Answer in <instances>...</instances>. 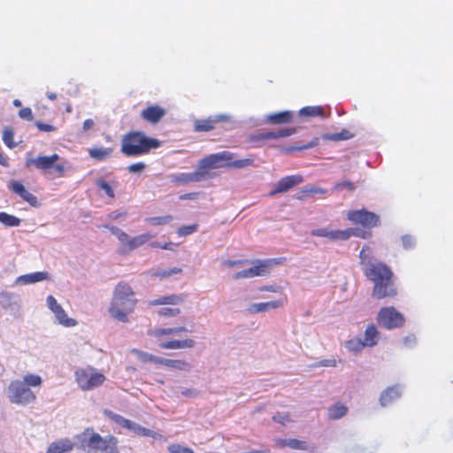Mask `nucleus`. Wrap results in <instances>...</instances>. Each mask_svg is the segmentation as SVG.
<instances>
[{
	"label": "nucleus",
	"mask_w": 453,
	"mask_h": 453,
	"mask_svg": "<svg viewBox=\"0 0 453 453\" xmlns=\"http://www.w3.org/2000/svg\"><path fill=\"white\" fill-rule=\"evenodd\" d=\"M301 117H322L324 118V109L321 106H305L300 109Z\"/></svg>",
	"instance_id": "nucleus-30"
},
{
	"label": "nucleus",
	"mask_w": 453,
	"mask_h": 453,
	"mask_svg": "<svg viewBox=\"0 0 453 453\" xmlns=\"http://www.w3.org/2000/svg\"><path fill=\"white\" fill-rule=\"evenodd\" d=\"M196 345V342L192 339L178 340V349H191Z\"/></svg>",
	"instance_id": "nucleus-59"
},
{
	"label": "nucleus",
	"mask_w": 453,
	"mask_h": 453,
	"mask_svg": "<svg viewBox=\"0 0 453 453\" xmlns=\"http://www.w3.org/2000/svg\"><path fill=\"white\" fill-rule=\"evenodd\" d=\"M369 250V247H364L359 254L360 263L364 266V268L368 266V261H372V258L370 256V253L368 252Z\"/></svg>",
	"instance_id": "nucleus-50"
},
{
	"label": "nucleus",
	"mask_w": 453,
	"mask_h": 453,
	"mask_svg": "<svg viewBox=\"0 0 453 453\" xmlns=\"http://www.w3.org/2000/svg\"><path fill=\"white\" fill-rule=\"evenodd\" d=\"M73 449V444L70 441H60L56 443H52L46 453H64Z\"/></svg>",
	"instance_id": "nucleus-29"
},
{
	"label": "nucleus",
	"mask_w": 453,
	"mask_h": 453,
	"mask_svg": "<svg viewBox=\"0 0 453 453\" xmlns=\"http://www.w3.org/2000/svg\"><path fill=\"white\" fill-rule=\"evenodd\" d=\"M118 182L115 180L107 181L104 178H99L96 181V188L103 190L104 194L110 197H114V188L117 186Z\"/></svg>",
	"instance_id": "nucleus-26"
},
{
	"label": "nucleus",
	"mask_w": 453,
	"mask_h": 453,
	"mask_svg": "<svg viewBox=\"0 0 453 453\" xmlns=\"http://www.w3.org/2000/svg\"><path fill=\"white\" fill-rule=\"evenodd\" d=\"M296 133V128H284L276 132H261L250 136V142H260L265 140H276L283 137H288Z\"/></svg>",
	"instance_id": "nucleus-13"
},
{
	"label": "nucleus",
	"mask_w": 453,
	"mask_h": 453,
	"mask_svg": "<svg viewBox=\"0 0 453 453\" xmlns=\"http://www.w3.org/2000/svg\"><path fill=\"white\" fill-rule=\"evenodd\" d=\"M0 223L7 227L19 226L20 219L6 212H0Z\"/></svg>",
	"instance_id": "nucleus-34"
},
{
	"label": "nucleus",
	"mask_w": 453,
	"mask_h": 453,
	"mask_svg": "<svg viewBox=\"0 0 453 453\" xmlns=\"http://www.w3.org/2000/svg\"><path fill=\"white\" fill-rule=\"evenodd\" d=\"M165 115V110L157 104L150 105L141 112V117L151 124L158 123Z\"/></svg>",
	"instance_id": "nucleus-15"
},
{
	"label": "nucleus",
	"mask_w": 453,
	"mask_h": 453,
	"mask_svg": "<svg viewBox=\"0 0 453 453\" xmlns=\"http://www.w3.org/2000/svg\"><path fill=\"white\" fill-rule=\"evenodd\" d=\"M104 414L109 418L113 420L115 423L119 424V426H121L122 427H125V428H126L127 423L129 422V419H127L124 417H122V416H120L119 414H116L113 411H109V410H105L104 411Z\"/></svg>",
	"instance_id": "nucleus-38"
},
{
	"label": "nucleus",
	"mask_w": 453,
	"mask_h": 453,
	"mask_svg": "<svg viewBox=\"0 0 453 453\" xmlns=\"http://www.w3.org/2000/svg\"><path fill=\"white\" fill-rule=\"evenodd\" d=\"M118 439L112 435L103 437L102 443L96 452L100 453H119L118 449Z\"/></svg>",
	"instance_id": "nucleus-21"
},
{
	"label": "nucleus",
	"mask_w": 453,
	"mask_h": 453,
	"mask_svg": "<svg viewBox=\"0 0 453 453\" xmlns=\"http://www.w3.org/2000/svg\"><path fill=\"white\" fill-rule=\"evenodd\" d=\"M348 219L354 223L361 224L363 226L369 228L376 226L380 221L377 214L365 209L349 211Z\"/></svg>",
	"instance_id": "nucleus-11"
},
{
	"label": "nucleus",
	"mask_w": 453,
	"mask_h": 453,
	"mask_svg": "<svg viewBox=\"0 0 453 453\" xmlns=\"http://www.w3.org/2000/svg\"><path fill=\"white\" fill-rule=\"evenodd\" d=\"M379 339V332L374 326H369L365 332L364 344L366 347H372L377 344Z\"/></svg>",
	"instance_id": "nucleus-28"
},
{
	"label": "nucleus",
	"mask_w": 453,
	"mask_h": 453,
	"mask_svg": "<svg viewBox=\"0 0 453 453\" xmlns=\"http://www.w3.org/2000/svg\"><path fill=\"white\" fill-rule=\"evenodd\" d=\"M311 234L313 236H320V237H326L332 241H337V240H347L350 237V232L349 231H342V230H329L327 228H318L313 229L311 232Z\"/></svg>",
	"instance_id": "nucleus-16"
},
{
	"label": "nucleus",
	"mask_w": 453,
	"mask_h": 453,
	"mask_svg": "<svg viewBox=\"0 0 453 453\" xmlns=\"http://www.w3.org/2000/svg\"><path fill=\"white\" fill-rule=\"evenodd\" d=\"M172 220L173 217L171 215L162 217H151L146 219V221L153 226L165 225L170 223Z\"/></svg>",
	"instance_id": "nucleus-39"
},
{
	"label": "nucleus",
	"mask_w": 453,
	"mask_h": 453,
	"mask_svg": "<svg viewBox=\"0 0 453 453\" xmlns=\"http://www.w3.org/2000/svg\"><path fill=\"white\" fill-rule=\"evenodd\" d=\"M334 188L336 190H341V189L353 190L355 188V186H354L353 182H351L349 180H344V181L336 183Z\"/></svg>",
	"instance_id": "nucleus-58"
},
{
	"label": "nucleus",
	"mask_w": 453,
	"mask_h": 453,
	"mask_svg": "<svg viewBox=\"0 0 453 453\" xmlns=\"http://www.w3.org/2000/svg\"><path fill=\"white\" fill-rule=\"evenodd\" d=\"M303 180V178L300 174L285 176L273 186L272 189L269 191V195L275 196L280 193L287 192L302 183Z\"/></svg>",
	"instance_id": "nucleus-12"
},
{
	"label": "nucleus",
	"mask_w": 453,
	"mask_h": 453,
	"mask_svg": "<svg viewBox=\"0 0 453 453\" xmlns=\"http://www.w3.org/2000/svg\"><path fill=\"white\" fill-rule=\"evenodd\" d=\"M365 276L374 282L372 296L378 299L393 296L395 289L391 280L393 273L381 262L368 261V266L363 268Z\"/></svg>",
	"instance_id": "nucleus-2"
},
{
	"label": "nucleus",
	"mask_w": 453,
	"mask_h": 453,
	"mask_svg": "<svg viewBox=\"0 0 453 453\" xmlns=\"http://www.w3.org/2000/svg\"><path fill=\"white\" fill-rule=\"evenodd\" d=\"M402 243L404 249H411L415 245V240L411 235L405 234L402 236Z\"/></svg>",
	"instance_id": "nucleus-55"
},
{
	"label": "nucleus",
	"mask_w": 453,
	"mask_h": 453,
	"mask_svg": "<svg viewBox=\"0 0 453 453\" xmlns=\"http://www.w3.org/2000/svg\"><path fill=\"white\" fill-rule=\"evenodd\" d=\"M348 408L342 404L336 403L328 409V418L330 419H339L347 414Z\"/></svg>",
	"instance_id": "nucleus-31"
},
{
	"label": "nucleus",
	"mask_w": 453,
	"mask_h": 453,
	"mask_svg": "<svg viewBox=\"0 0 453 453\" xmlns=\"http://www.w3.org/2000/svg\"><path fill=\"white\" fill-rule=\"evenodd\" d=\"M0 305L8 311L14 319H22L21 301L13 293L1 291Z\"/></svg>",
	"instance_id": "nucleus-10"
},
{
	"label": "nucleus",
	"mask_w": 453,
	"mask_h": 453,
	"mask_svg": "<svg viewBox=\"0 0 453 453\" xmlns=\"http://www.w3.org/2000/svg\"><path fill=\"white\" fill-rule=\"evenodd\" d=\"M79 448L87 453L96 452L100 443H102L103 437L96 433L92 428H87L83 433L77 437Z\"/></svg>",
	"instance_id": "nucleus-9"
},
{
	"label": "nucleus",
	"mask_w": 453,
	"mask_h": 453,
	"mask_svg": "<svg viewBox=\"0 0 453 453\" xmlns=\"http://www.w3.org/2000/svg\"><path fill=\"white\" fill-rule=\"evenodd\" d=\"M35 124L36 127L38 128V130L41 132H54L57 130L56 127L50 125V124L42 123L41 121H35Z\"/></svg>",
	"instance_id": "nucleus-56"
},
{
	"label": "nucleus",
	"mask_w": 453,
	"mask_h": 453,
	"mask_svg": "<svg viewBox=\"0 0 453 453\" xmlns=\"http://www.w3.org/2000/svg\"><path fill=\"white\" fill-rule=\"evenodd\" d=\"M160 144L159 140L142 131H130L122 136L120 150L126 157H140L157 150Z\"/></svg>",
	"instance_id": "nucleus-4"
},
{
	"label": "nucleus",
	"mask_w": 453,
	"mask_h": 453,
	"mask_svg": "<svg viewBox=\"0 0 453 453\" xmlns=\"http://www.w3.org/2000/svg\"><path fill=\"white\" fill-rule=\"evenodd\" d=\"M159 365H163L171 369L189 372L192 369V365L185 360L180 359H168L161 357Z\"/></svg>",
	"instance_id": "nucleus-22"
},
{
	"label": "nucleus",
	"mask_w": 453,
	"mask_h": 453,
	"mask_svg": "<svg viewBox=\"0 0 453 453\" xmlns=\"http://www.w3.org/2000/svg\"><path fill=\"white\" fill-rule=\"evenodd\" d=\"M302 192L304 196H313L325 195L326 190L315 185H308L303 188Z\"/></svg>",
	"instance_id": "nucleus-40"
},
{
	"label": "nucleus",
	"mask_w": 453,
	"mask_h": 453,
	"mask_svg": "<svg viewBox=\"0 0 453 453\" xmlns=\"http://www.w3.org/2000/svg\"><path fill=\"white\" fill-rule=\"evenodd\" d=\"M126 428L141 436L151 437L156 440L161 439L163 437L160 434L153 430L148 429L146 427H143L132 420H129Z\"/></svg>",
	"instance_id": "nucleus-20"
},
{
	"label": "nucleus",
	"mask_w": 453,
	"mask_h": 453,
	"mask_svg": "<svg viewBox=\"0 0 453 453\" xmlns=\"http://www.w3.org/2000/svg\"><path fill=\"white\" fill-rule=\"evenodd\" d=\"M253 163L254 158L235 159L234 154L227 150L211 154L199 162L196 178H188V180L207 179L210 177V171L212 169L220 167L244 168L252 165Z\"/></svg>",
	"instance_id": "nucleus-1"
},
{
	"label": "nucleus",
	"mask_w": 453,
	"mask_h": 453,
	"mask_svg": "<svg viewBox=\"0 0 453 453\" xmlns=\"http://www.w3.org/2000/svg\"><path fill=\"white\" fill-rule=\"evenodd\" d=\"M181 395L187 397L195 398L198 396L199 392L195 388H186L181 390Z\"/></svg>",
	"instance_id": "nucleus-64"
},
{
	"label": "nucleus",
	"mask_w": 453,
	"mask_h": 453,
	"mask_svg": "<svg viewBox=\"0 0 453 453\" xmlns=\"http://www.w3.org/2000/svg\"><path fill=\"white\" fill-rule=\"evenodd\" d=\"M60 159L58 154L51 156H39L27 161V166H35L39 171L48 173L52 178H62L65 173V162L58 163Z\"/></svg>",
	"instance_id": "nucleus-5"
},
{
	"label": "nucleus",
	"mask_w": 453,
	"mask_h": 453,
	"mask_svg": "<svg viewBox=\"0 0 453 453\" xmlns=\"http://www.w3.org/2000/svg\"><path fill=\"white\" fill-rule=\"evenodd\" d=\"M348 231L350 232V236L355 235V236L361 237L364 239L370 237L372 234L371 232H367L363 229H349Z\"/></svg>",
	"instance_id": "nucleus-60"
},
{
	"label": "nucleus",
	"mask_w": 453,
	"mask_h": 453,
	"mask_svg": "<svg viewBox=\"0 0 453 453\" xmlns=\"http://www.w3.org/2000/svg\"><path fill=\"white\" fill-rule=\"evenodd\" d=\"M50 279V274L47 272H36L33 273L24 274L18 277L15 280L17 285H28L35 282L47 280Z\"/></svg>",
	"instance_id": "nucleus-18"
},
{
	"label": "nucleus",
	"mask_w": 453,
	"mask_h": 453,
	"mask_svg": "<svg viewBox=\"0 0 453 453\" xmlns=\"http://www.w3.org/2000/svg\"><path fill=\"white\" fill-rule=\"evenodd\" d=\"M283 305L282 301L280 300H274L265 303H252L250 304L247 311L250 314H257L261 312H266L271 310L277 309Z\"/></svg>",
	"instance_id": "nucleus-19"
},
{
	"label": "nucleus",
	"mask_w": 453,
	"mask_h": 453,
	"mask_svg": "<svg viewBox=\"0 0 453 453\" xmlns=\"http://www.w3.org/2000/svg\"><path fill=\"white\" fill-rule=\"evenodd\" d=\"M182 270L179 267H173L167 270H157L154 273V275L158 278H167L173 274L180 273Z\"/></svg>",
	"instance_id": "nucleus-42"
},
{
	"label": "nucleus",
	"mask_w": 453,
	"mask_h": 453,
	"mask_svg": "<svg viewBox=\"0 0 453 453\" xmlns=\"http://www.w3.org/2000/svg\"><path fill=\"white\" fill-rule=\"evenodd\" d=\"M6 393L10 401L16 404L26 405L35 399L33 391L20 380L12 381Z\"/></svg>",
	"instance_id": "nucleus-6"
},
{
	"label": "nucleus",
	"mask_w": 453,
	"mask_h": 453,
	"mask_svg": "<svg viewBox=\"0 0 453 453\" xmlns=\"http://www.w3.org/2000/svg\"><path fill=\"white\" fill-rule=\"evenodd\" d=\"M22 382H24L27 387H38L42 384V378L39 375L28 374L24 377Z\"/></svg>",
	"instance_id": "nucleus-41"
},
{
	"label": "nucleus",
	"mask_w": 453,
	"mask_h": 453,
	"mask_svg": "<svg viewBox=\"0 0 453 453\" xmlns=\"http://www.w3.org/2000/svg\"><path fill=\"white\" fill-rule=\"evenodd\" d=\"M145 168H146V165L143 162H137V163L128 165L127 170L129 173H140L143 172L145 170Z\"/></svg>",
	"instance_id": "nucleus-53"
},
{
	"label": "nucleus",
	"mask_w": 453,
	"mask_h": 453,
	"mask_svg": "<svg viewBox=\"0 0 453 453\" xmlns=\"http://www.w3.org/2000/svg\"><path fill=\"white\" fill-rule=\"evenodd\" d=\"M11 189L21 198H35L26 190L24 185L19 181H12L11 183Z\"/></svg>",
	"instance_id": "nucleus-35"
},
{
	"label": "nucleus",
	"mask_w": 453,
	"mask_h": 453,
	"mask_svg": "<svg viewBox=\"0 0 453 453\" xmlns=\"http://www.w3.org/2000/svg\"><path fill=\"white\" fill-rule=\"evenodd\" d=\"M183 300V297L178 295L162 296V302L164 304H179L181 303Z\"/></svg>",
	"instance_id": "nucleus-49"
},
{
	"label": "nucleus",
	"mask_w": 453,
	"mask_h": 453,
	"mask_svg": "<svg viewBox=\"0 0 453 453\" xmlns=\"http://www.w3.org/2000/svg\"><path fill=\"white\" fill-rule=\"evenodd\" d=\"M353 135L349 130L343 129L339 133L331 134L330 138L334 141H343L351 138Z\"/></svg>",
	"instance_id": "nucleus-52"
},
{
	"label": "nucleus",
	"mask_w": 453,
	"mask_h": 453,
	"mask_svg": "<svg viewBox=\"0 0 453 453\" xmlns=\"http://www.w3.org/2000/svg\"><path fill=\"white\" fill-rule=\"evenodd\" d=\"M170 453H194L193 449L180 444H171L168 446Z\"/></svg>",
	"instance_id": "nucleus-48"
},
{
	"label": "nucleus",
	"mask_w": 453,
	"mask_h": 453,
	"mask_svg": "<svg viewBox=\"0 0 453 453\" xmlns=\"http://www.w3.org/2000/svg\"><path fill=\"white\" fill-rule=\"evenodd\" d=\"M136 303L132 288L121 281L114 288L109 313L114 319L127 323L128 322L127 315L134 311Z\"/></svg>",
	"instance_id": "nucleus-3"
},
{
	"label": "nucleus",
	"mask_w": 453,
	"mask_h": 453,
	"mask_svg": "<svg viewBox=\"0 0 453 453\" xmlns=\"http://www.w3.org/2000/svg\"><path fill=\"white\" fill-rule=\"evenodd\" d=\"M293 113L290 111H283L276 113L269 114L265 119L272 124H286L292 121Z\"/></svg>",
	"instance_id": "nucleus-23"
},
{
	"label": "nucleus",
	"mask_w": 453,
	"mask_h": 453,
	"mask_svg": "<svg viewBox=\"0 0 453 453\" xmlns=\"http://www.w3.org/2000/svg\"><path fill=\"white\" fill-rule=\"evenodd\" d=\"M77 383L82 390H91L99 387L105 380L104 374L97 372L95 369L88 367L75 372Z\"/></svg>",
	"instance_id": "nucleus-7"
},
{
	"label": "nucleus",
	"mask_w": 453,
	"mask_h": 453,
	"mask_svg": "<svg viewBox=\"0 0 453 453\" xmlns=\"http://www.w3.org/2000/svg\"><path fill=\"white\" fill-rule=\"evenodd\" d=\"M160 347L166 349H178V340L167 341L160 343Z\"/></svg>",
	"instance_id": "nucleus-63"
},
{
	"label": "nucleus",
	"mask_w": 453,
	"mask_h": 453,
	"mask_svg": "<svg viewBox=\"0 0 453 453\" xmlns=\"http://www.w3.org/2000/svg\"><path fill=\"white\" fill-rule=\"evenodd\" d=\"M47 301V305L49 307V309L54 312L56 310H58V308L61 307L60 304L58 303L57 300L55 299V297L53 296H49L46 299Z\"/></svg>",
	"instance_id": "nucleus-62"
},
{
	"label": "nucleus",
	"mask_w": 453,
	"mask_h": 453,
	"mask_svg": "<svg viewBox=\"0 0 453 453\" xmlns=\"http://www.w3.org/2000/svg\"><path fill=\"white\" fill-rule=\"evenodd\" d=\"M13 132L12 129L6 128L3 133V141L9 147L13 148L15 143L13 142Z\"/></svg>",
	"instance_id": "nucleus-51"
},
{
	"label": "nucleus",
	"mask_w": 453,
	"mask_h": 453,
	"mask_svg": "<svg viewBox=\"0 0 453 453\" xmlns=\"http://www.w3.org/2000/svg\"><path fill=\"white\" fill-rule=\"evenodd\" d=\"M88 152L89 157L96 161H104L112 155L113 150L111 148L94 147L88 149Z\"/></svg>",
	"instance_id": "nucleus-25"
},
{
	"label": "nucleus",
	"mask_w": 453,
	"mask_h": 453,
	"mask_svg": "<svg viewBox=\"0 0 453 453\" xmlns=\"http://www.w3.org/2000/svg\"><path fill=\"white\" fill-rule=\"evenodd\" d=\"M198 225L193 224L188 226H182L177 229V234L180 236H187L197 231Z\"/></svg>",
	"instance_id": "nucleus-44"
},
{
	"label": "nucleus",
	"mask_w": 453,
	"mask_h": 453,
	"mask_svg": "<svg viewBox=\"0 0 453 453\" xmlns=\"http://www.w3.org/2000/svg\"><path fill=\"white\" fill-rule=\"evenodd\" d=\"M150 246L153 247V248H161V249H164V250H174V247L176 246L175 243L173 242H165L164 244L158 242H153L150 243Z\"/></svg>",
	"instance_id": "nucleus-61"
},
{
	"label": "nucleus",
	"mask_w": 453,
	"mask_h": 453,
	"mask_svg": "<svg viewBox=\"0 0 453 453\" xmlns=\"http://www.w3.org/2000/svg\"><path fill=\"white\" fill-rule=\"evenodd\" d=\"M19 118H21L23 119L29 120V121L33 120V119H34L33 111H32L31 108H29V107H25V108L20 109L19 111Z\"/></svg>",
	"instance_id": "nucleus-54"
},
{
	"label": "nucleus",
	"mask_w": 453,
	"mask_h": 453,
	"mask_svg": "<svg viewBox=\"0 0 453 453\" xmlns=\"http://www.w3.org/2000/svg\"><path fill=\"white\" fill-rule=\"evenodd\" d=\"M56 319L58 320L59 324L66 327H72L77 325V321L73 319L68 318L65 311H62V313Z\"/></svg>",
	"instance_id": "nucleus-43"
},
{
	"label": "nucleus",
	"mask_w": 453,
	"mask_h": 453,
	"mask_svg": "<svg viewBox=\"0 0 453 453\" xmlns=\"http://www.w3.org/2000/svg\"><path fill=\"white\" fill-rule=\"evenodd\" d=\"M401 395L399 386L389 387L384 390L380 397L381 406H386L393 400L397 399Z\"/></svg>",
	"instance_id": "nucleus-24"
},
{
	"label": "nucleus",
	"mask_w": 453,
	"mask_h": 453,
	"mask_svg": "<svg viewBox=\"0 0 453 453\" xmlns=\"http://www.w3.org/2000/svg\"><path fill=\"white\" fill-rule=\"evenodd\" d=\"M180 313V310L179 308H161L157 311V314L161 317H175Z\"/></svg>",
	"instance_id": "nucleus-45"
},
{
	"label": "nucleus",
	"mask_w": 453,
	"mask_h": 453,
	"mask_svg": "<svg viewBox=\"0 0 453 453\" xmlns=\"http://www.w3.org/2000/svg\"><path fill=\"white\" fill-rule=\"evenodd\" d=\"M131 352L137 357V358L142 363L152 362L155 364H159L161 361V357L150 354L148 352H144L139 350L137 349H133Z\"/></svg>",
	"instance_id": "nucleus-32"
},
{
	"label": "nucleus",
	"mask_w": 453,
	"mask_h": 453,
	"mask_svg": "<svg viewBox=\"0 0 453 453\" xmlns=\"http://www.w3.org/2000/svg\"><path fill=\"white\" fill-rule=\"evenodd\" d=\"M153 238V235L150 233L142 234L140 235H137L135 237H133L131 240V242L129 243V250L130 252L134 250L137 249L138 247L143 245L148 241Z\"/></svg>",
	"instance_id": "nucleus-33"
},
{
	"label": "nucleus",
	"mask_w": 453,
	"mask_h": 453,
	"mask_svg": "<svg viewBox=\"0 0 453 453\" xmlns=\"http://www.w3.org/2000/svg\"><path fill=\"white\" fill-rule=\"evenodd\" d=\"M336 365V360L332 359H323L319 362H316L311 365V367H319V366H326V367H334Z\"/></svg>",
	"instance_id": "nucleus-57"
},
{
	"label": "nucleus",
	"mask_w": 453,
	"mask_h": 453,
	"mask_svg": "<svg viewBox=\"0 0 453 453\" xmlns=\"http://www.w3.org/2000/svg\"><path fill=\"white\" fill-rule=\"evenodd\" d=\"M226 119L223 115L209 117L205 119H197L195 122L196 132H209L215 128V125Z\"/></svg>",
	"instance_id": "nucleus-17"
},
{
	"label": "nucleus",
	"mask_w": 453,
	"mask_h": 453,
	"mask_svg": "<svg viewBox=\"0 0 453 453\" xmlns=\"http://www.w3.org/2000/svg\"><path fill=\"white\" fill-rule=\"evenodd\" d=\"M303 444H304L303 441H299L297 439L283 440L281 441V445L282 446H288L291 449H304Z\"/></svg>",
	"instance_id": "nucleus-47"
},
{
	"label": "nucleus",
	"mask_w": 453,
	"mask_h": 453,
	"mask_svg": "<svg viewBox=\"0 0 453 453\" xmlns=\"http://www.w3.org/2000/svg\"><path fill=\"white\" fill-rule=\"evenodd\" d=\"M345 347L352 352L358 353L360 352L365 346L364 342L359 338H355L348 341L345 343Z\"/></svg>",
	"instance_id": "nucleus-36"
},
{
	"label": "nucleus",
	"mask_w": 453,
	"mask_h": 453,
	"mask_svg": "<svg viewBox=\"0 0 453 453\" xmlns=\"http://www.w3.org/2000/svg\"><path fill=\"white\" fill-rule=\"evenodd\" d=\"M268 264L266 262H259L258 265H254L250 268L244 269L242 271L237 272L234 274L233 278L234 280H239L242 278H252L255 276H265L267 274Z\"/></svg>",
	"instance_id": "nucleus-14"
},
{
	"label": "nucleus",
	"mask_w": 453,
	"mask_h": 453,
	"mask_svg": "<svg viewBox=\"0 0 453 453\" xmlns=\"http://www.w3.org/2000/svg\"><path fill=\"white\" fill-rule=\"evenodd\" d=\"M378 322L388 329L400 327L403 325V316L394 307L382 308L378 313Z\"/></svg>",
	"instance_id": "nucleus-8"
},
{
	"label": "nucleus",
	"mask_w": 453,
	"mask_h": 453,
	"mask_svg": "<svg viewBox=\"0 0 453 453\" xmlns=\"http://www.w3.org/2000/svg\"><path fill=\"white\" fill-rule=\"evenodd\" d=\"M182 332H190V330H188L186 326L156 328L153 331L150 332V334L155 337H161L163 335L179 334L180 333Z\"/></svg>",
	"instance_id": "nucleus-27"
},
{
	"label": "nucleus",
	"mask_w": 453,
	"mask_h": 453,
	"mask_svg": "<svg viewBox=\"0 0 453 453\" xmlns=\"http://www.w3.org/2000/svg\"><path fill=\"white\" fill-rule=\"evenodd\" d=\"M273 419L283 426L293 421L288 412H278L273 417Z\"/></svg>",
	"instance_id": "nucleus-46"
},
{
	"label": "nucleus",
	"mask_w": 453,
	"mask_h": 453,
	"mask_svg": "<svg viewBox=\"0 0 453 453\" xmlns=\"http://www.w3.org/2000/svg\"><path fill=\"white\" fill-rule=\"evenodd\" d=\"M132 237H130L126 232L123 234V237L119 238L121 246L119 248L118 252L121 255H126L130 252L129 243L131 242Z\"/></svg>",
	"instance_id": "nucleus-37"
}]
</instances>
